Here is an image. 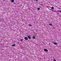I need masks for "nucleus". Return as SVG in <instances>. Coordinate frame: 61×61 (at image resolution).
Masks as SVG:
<instances>
[{
	"mask_svg": "<svg viewBox=\"0 0 61 61\" xmlns=\"http://www.w3.org/2000/svg\"><path fill=\"white\" fill-rule=\"evenodd\" d=\"M28 38L26 37H25V40H28Z\"/></svg>",
	"mask_w": 61,
	"mask_h": 61,
	"instance_id": "obj_1",
	"label": "nucleus"
},
{
	"mask_svg": "<svg viewBox=\"0 0 61 61\" xmlns=\"http://www.w3.org/2000/svg\"><path fill=\"white\" fill-rule=\"evenodd\" d=\"M44 51H45V52H48V50H47L46 49H44Z\"/></svg>",
	"mask_w": 61,
	"mask_h": 61,
	"instance_id": "obj_2",
	"label": "nucleus"
},
{
	"mask_svg": "<svg viewBox=\"0 0 61 61\" xmlns=\"http://www.w3.org/2000/svg\"><path fill=\"white\" fill-rule=\"evenodd\" d=\"M27 37L29 39H31V37L29 36H27Z\"/></svg>",
	"mask_w": 61,
	"mask_h": 61,
	"instance_id": "obj_3",
	"label": "nucleus"
},
{
	"mask_svg": "<svg viewBox=\"0 0 61 61\" xmlns=\"http://www.w3.org/2000/svg\"><path fill=\"white\" fill-rule=\"evenodd\" d=\"M32 38L34 39H36V37L34 36H33L32 37Z\"/></svg>",
	"mask_w": 61,
	"mask_h": 61,
	"instance_id": "obj_4",
	"label": "nucleus"
},
{
	"mask_svg": "<svg viewBox=\"0 0 61 61\" xmlns=\"http://www.w3.org/2000/svg\"><path fill=\"white\" fill-rule=\"evenodd\" d=\"M11 46H15V44H14L13 45H12Z\"/></svg>",
	"mask_w": 61,
	"mask_h": 61,
	"instance_id": "obj_5",
	"label": "nucleus"
},
{
	"mask_svg": "<svg viewBox=\"0 0 61 61\" xmlns=\"http://www.w3.org/2000/svg\"><path fill=\"white\" fill-rule=\"evenodd\" d=\"M54 44L55 45H57V43H54Z\"/></svg>",
	"mask_w": 61,
	"mask_h": 61,
	"instance_id": "obj_6",
	"label": "nucleus"
},
{
	"mask_svg": "<svg viewBox=\"0 0 61 61\" xmlns=\"http://www.w3.org/2000/svg\"><path fill=\"white\" fill-rule=\"evenodd\" d=\"M11 2H12V3H13V2H14V0H12Z\"/></svg>",
	"mask_w": 61,
	"mask_h": 61,
	"instance_id": "obj_7",
	"label": "nucleus"
},
{
	"mask_svg": "<svg viewBox=\"0 0 61 61\" xmlns=\"http://www.w3.org/2000/svg\"><path fill=\"white\" fill-rule=\"evenodd\" d=\"M51 9H54V7H51Z\"/></svg>",
	"mask_w": 61,
	"mask_h": 61,
	"instance_id": "obj_8",
	"label": "nucleus"
},
{
	"mask_svg": "<svg viewBox=\"0 0 61 61\" xmlns=\"http://www.w3.org/2000/svg\"><path fill=\"white\" fill-rule=\"evenodd\" d=\"M49 25H50L51 26H52V24H49Z\"/></svg>",
	"mask_w": 61,
	"mask_h": 61,
	"instance_id": "obj_9",
	"label": "nucleus"
},
{
	"mask_svg": "<svg viewBox=\"0 0 61 61\" xmlns=\"http://www.w3.org/2000/svg\"><path fill=\"white\" fill-rule=\"evenodd\" d=\"M23 40V39H21V41H22Z\"/></svg>",
	"mask_w": 61,
	"mask_h": 61,
	"instance_id": "obj_10",
	"label": "nucleus"
},
{
	"mask_svg": "<svg viewBox=\"0 0 61 61\" xmlns=\"http://www.w3.org/2000/svg\"><path fill=\"white\" fill-rule=\"evenodd\" d=\"M33 1H35V0H33ZM36 1H37L38 0H35Z\"/></svg>",
	"mask_w": 61,
	"mask_h": 61,
	"instance_id": "obj_11",
	"label": "nucleus"
},
{
	"mask_svg": "<svg viewBox=\"0 0 61 61\" xmlns=\"http://www.w3.org/2000/svg\"><path fill=\"white\" fill-rule=\"evenodd\" d=\"M29 25L30 26H32V25H31V24H30V25Z\"/></svg>",
	"mask_w": 61,
	"mask_h": 61,
	"instance_id": "obj_12",
	"label": "nucleus"
},
{
	"mask_svg": "<svg viewBox=\"0 0 61 61\" xmlns=\"http://www.w3.org/2000/svg\"><path fill=\"white\" fill-rule=\"evenodd\" d=\"M38 10H40V8H37Z\"/></svg>",
	"mask_w": 61,
	"mask_h": 61,
	"instance_id": "obj_13",
	"label": "nucleus"
},
{
	"mask_svg": "<svg viewBox=\"0 0 61 61\" xmlns=\"http://www.w3.org/2000/svg\"><path fill=\"white\" fill-rule=\"evenodd\" d=\"M57 12H59V10H58L57 11Z\"/></svg>",
	"mask_w": 61,
	"mask_h": 61,
	"instance_id": "obj_14",
	"label": "nucleus"
},
{
	"mask_svg": "<svg viewBox=\"0 0 61 61\" xmlns=\"http://www.w3.org/2000/svg\"><path fill=\"white\" fill-rule=\"evenodd\" d=\"M41 5L42 6H43V4H41Z\"/></svg>",
	"mask_w": 61,
	"mask_h": 61,
	"instance_id": "obj_15",
	"label": "nucleus"
},
{
	"mask_svg": "<svg viewBox=\"0 0 61 61\" xmlns=\"http://www.w3.org/2000/svg\"><path fill=\"white\" fill-rule=\"evenodd\" d=\"M3 1L4 2V1H5V0H3Z\"/></svg>",
	"mask_w": 61,
	"mask_h": 61,
	"instance_id": "obj_16",
	"label": "nucleus"
},
{
	"mask_svg": "<svg viewBox=\"0 0 61 61\" xmlns=\"http://www.w3.org/2000/svg\"><path fill=\"white\" fill-rule=\"evenodd\" d=\"M34 23V24H35V22Z\"/></svg>",
	"mask_w": 61,
	"mask_h": 61,
	"instance_id": "obj_17",
	"label": "nucleus"
}]
</instances>
